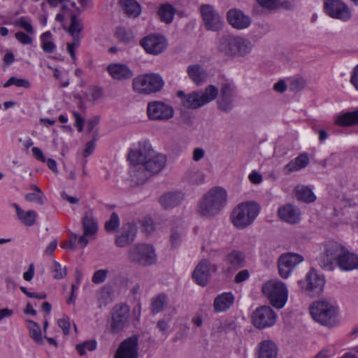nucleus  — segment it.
Returning a JSON list of instances; mask_svg holds the SVG:
<instances>
[{
    "label": "nucleus",
    "mask_w": 358,
    "mask_h": 358,
    "mask_svg": "<svg viewBox=\"0 0 358 358\" xmlns=\"http://www.w3.org/2000/svg\"><path fill=\"white\" fill-rule=\"evenodd\" d=\"M303 256L296 253H285L280 256L278 265L280 275L288 278L296 266L303 261Z\"/></svg>",
    "instance_id": "ddd939ff"
},
{
    "label": "nucleus",
    "mask_w": 358,
    "mask_h": 358,
    "mask_svg": "<svg viewBox=\"0 0 358 358\" xmlns=\"http://www.w3.org/2000/svg\"><path fill=\"white\" fill-rule=\"evenodd\" d=\"M217 50L220 54L230 57H246L252 51L253 44L244 36L223 35L217 41Z\"/></svg>",
    "instance_id": "f257e3e1"
},
{
    "label": "nucleus",
    "mask_w": 358,
    "mask_h": 358,
    "mask_svg": "<svg viewBox=\"0 0 358 358\" xmlns=\"http://www.w3.org/2000/svg\"><path fill=\"white\" fill-rule=\"evenodd\" d=\"M216 271L217 266L215 264L208 260L203 261V277L204 275L208 277L211 273H215Z\"/></svg>",
    "instance_id": "6e6d98bb"
},
{
    "label": "nucleus",
    "mask_w": 358,
    "mask_h": 358,
    "mask_svg": "<svg viewBox=\"0 0 358 358\" xmlns=\"http://www.w3.org/2000/svg\"><path fill=\"white\" fill-rule=\"evenodd\" d=\"M96 348V342L94 340L85 341L82 344L77 345L76 350L80 355H84L86 350L93 351Z\"/></svg>",
    "instance_id": "09e8293b"
},
{
    "label": "nucleus",
    "mask_w": 358,
    "mask_h": 358,
    "mask_svg": "<svg viewBox=\"0 0 358 358\" xmlns=\"http://www.w3.org/2000/svg\"><path fill=\"white\" fill-rule=\"evenodd\" d=\"M155 150L148 140L138 142L136 148L129 151L128 159L133 164L143 165Z\"/></svg>",
    "instance_id": "4468645a"
},
{
    "label": "nucleus",
    "mask_w": 358,
    "mask_h": 358,
    "mask_svg": "<svg viewBox=\"0 0 358 358\" xmlns=\"http://www.w3.org/2000/svg\"><path fill=\"white\" fill-rule=\"evenodd\" d=\"M203 25L212 31H219L223 27L224 21L221 15L210 5H203Z\"/></svg>",
    "instance_id": "2eb2a0df"
},
{
    "label": "nucleus",
    "mask_w": 358,
    "mask_h": 358,
    "mask_svg": "<svg viewBox=\"0 0 358 358\" xmlns=\"http://www.w3.org/2000/svg\"><path fill=\"white\" fill-rule=\"evenodd\" d=\"M107 71L114 80L119 81L129 80L134 76L133 71L124 64H110L107 66Z\"/></svg>",
    "instance_id": "5701e85b"
},
{
    "label": "nucleus",
    "mask_w": 358,
    "mask_h": 358,
    "mask_svg": "<svg viewBox=\"0 0 358 358\" xmlns=\"http://www.w3.org/2000/svg\"><path fill=\"white\" fill-rule=\"evenodd\" d=\"M98 301L99 306L100 308L103 306H105L110 301L109 292L106 288H103L101 290H100L98 296Z\"/></svg>",
    "instance_id": "864d4df0"
},
{
    "label": "nucleus",
    "mask_w": 358,
    "mask_h": 358,
    "mask_svg": "<svg viewBox=\"0 0 358 358\" xmlns=\"http://www.w3.org/2000/svg\"><path fill=\"white\" fill-rule=\"evenodd\" d=\"M108 274V271L107 269H99L94 273L92 281L94 284H101L106 280Z\"/></svg>",
    "instance_id": "3c124183"
},
{
    "label": "nucleus",
    "mask_w": 358,
    "mask_h": 358,
    "mask_svg": "<svg viewBox=\"0 0 358 358\" xmlns=\"http://www.w3.org/2000/svg\"><path fill=\"white\" fill-rule=\"evenodd\" d=\"M73 117L76 120L75 127L77 128L78 131H82L84 124V119L81 117L80 113L77 111H73Z\"/></svg>",
    "instance_id": "0e129e2a"
},
{
    "label": "nucleus",
    "mask_w": 358,
    "mask_h": 358,
    "mask_svg": "<svg viewBox=\"0 0 358 358\" xmlns=\"http://www.w3.org/2000/svg\"><path fill=\"white\" fill-rule=\"evenodd\" d=\"M262 291L271 305L276 308H283L287 301V287L284 282L278 280H268L262 285Z\"/></svg>",
    "instance_id": "423d86ee"
},
{
    "label": "nucleus",
    "mask_w": 358,
    "mask_h": 358,
    "mask_svg": "<svg viewBox=\"0 0 358 358\" xmlns=\"http://www.w3.org/2000/svg\"><path fill=\"white\" fill-rule=\"evenodd\" d=\"M350 83L358 91V65L354 68V69L351 73V78H350Z\"/></svg>",
    "instance_id": "774afa93"
},
{
    "label": "nucleus",
    "mask_w": 358,
    "mask_h": 358,
    "mask_svg": "<svg viewBox=\"0 0 358 358\" xmlns=\"http://www.w3.org/2000/svg\"><path fill=\"white\" fill-rule=\"evenodd\" d=\"M234 295L231 292H223L217 295L213 301V308L215 313L227 311L234 304Z\"/></svg>",
    "instance_id": "393cba45"
},
{
    "label": "nucleus",
    "mask_w": 358,
    "mask_h": 358,
    "mask_svg": "<svg viewBox=\"0 0 358 358\" xmlns=\"http://www.w3.org/2000/svg\"><path fill=\"white\" fill-rule=\"evenodd\" d=\"M120 222L118 215L113 213L108 221L105 224V229L108 232L114 231L120 226Z\"/></svg>",
    "instance_id": "49530a36"
},
{
    "label": "nucleus",
    "mask_w": 358,
    "mask_h": 358,
    "mask_svg": "<svg viewBox=\"0 0 358 358\" xmlns=\"http://www.w3.org/2000/svg\"><path fill=\"white\" fill-rule=\"evenodd\" d=\"M119 3L128 15L137 17L141 13L140 4L135 0H120Z\"/></svg>",
    "instance_id": "e433bc0d"
},
{
    "label": "nucleus",
    "mask_w": 358,
    "mask_h": 358,
    "mask_svg": "<svg viewBox=\"0 0 358 358\" xmlns=\"http://www.w3.org/2000/svg\"><path fill=\"white\" fill-rule=\"evenodd\" d=\"M306 82L301 78H294L290 83V89L292 90H301L305 87Z\"/></svg>",
    "instance_id": "052dcab7"
},
{
    "label": "nucleus",
    "mask_w": 358,
    "mask_h": 358,
    "mask_svg": "<svg viewBox=\"0 0 358 358\" xmlns=\"http://www.w3.org/2000/svg\"><path fill=\"white\" fill-rule=\"evenodd\" d=\"M90 97L88 100L90 101H96L102 96V91L100 88L92 87L90 90Z\"/></svg>",
    "instance_id": "e2e57ef3"
},
{
    "label": "nucleus",
    "mask_w": 358,
    "mask_h": 358,
    "mask_svg": "<svg viewBox=\"0 0 358 358\" xmlns=\"http://www.w3.org/2000/svg\"><path fill=\"white\" fill-rule=\"evenodd\" d=\"M11 85L29 89L31 87L30 82L24 78H18L15 76L10 77L4 84V87H9Z\"/></svg>",
    "instance_id": "37998d69"
},
{
    "label": "nucleus",
    "mask_w": 358,
    "mask_h": 358,
    "mask_svg": "<svg viewBox=\"0 0 358 358\" xmlns=\"http://www.w3.org/2000/svg\"><path fill=\"white\" fill-rule=\"evenodd\" d=\"M111 316L108 320V327L110 334H117L122 332L129 324L130 317L129 307L120 303L114 306Z\"/></svg>",
    "instance_id": "1a4fd4ad"
},
{
    "label": "nucleus",
    "mask_w": 358,
    "mask_h": 358,
    "mask_svg": "<svg viewBox=\"0 0 358 358\" xmlns=\"http://www.w3.org/2000/svg\"><path fill=\"white\" fill-rule=\"evenodd\" d=\"M140 43L146 52L152 55L161 53L166 47V39L162 36L155 34L144 37Z\"/></svg>",
    "instance_id": "a211bd4d"
},
{
    "label": "nucleus",
    "mask_w": 358,
    "mask_h": 358,
    "mask_svg": "<svg viewBox=\"0 0 358 358\" xmlns=\"http://www.w3.org/2000/svg\"><path fill=\"white\" fill-rule=\"evenodd\" d=\"M166 164V157L161 153L155 152L154 154L143 164L144 168L150 173L157 174L161 172Z\"/></svg>",
    "instance_id": "b1692460"
},
{
    "label": "nucleus",
    "mask_w": 358,
    "mask_h": 358,
    "mask_svg": "<svg viewBox=\"0 0 358 358\" xmlns=\"http://www.w3.org/2000/svg\"><path fill=\"white\" fill-rule=\"evenodd\" d=\"M260 212L259 205L252 201H243L236 206L230 214V221L238 229L250 226Z\"/></svg>",
    "instance_id": "f03ea898"
},
{
    "label": "nucleus",
    "mask_w": 358,
    "mask_h": 358,
    "mask_svg": "<svg viewBox=\"0 0 358 358\" xmlns=\"http://www.w3.org/2000/svg\"><path fill=\"white\" fill-rule=\"evenodd\" d=\"M27 322L29 324L27 328L29 336L36 343L39 345L43 344V337L42 336L41 326L32 320H28Z\"/></svg>",
    "instance_id": "58836bf2"
},
{
    "label": "nucleus",
    "mask_w": 358,
    "mask_h": 358,
    "mask_svg": "<svg viewBox=\"0 0 358 358\" xmlns=\"http://www.w3.org/2000/svg\"><path fill=\"white\" fill-rule=\"evenodd\" d=\"M15 37L20 43L23 45H28L32 43L31 37L22 31L16 32Z\"/></svg>",
    "instance_id": "13d9d810"
},
{
    "label": "nucleus",
    "mask_w": 358,
    "mask_h": 358,
    "mask_svg": "<svg viewBox=\"0 0 358 358\" xmlns=\"http://www.w3.org/2000/svg\"><path fill=\"white\" fill-rule=\"evenodd\" d=\"M278 214L280 218L289 224H296L301 220V211L296 206L286 204L278 208Z\"/></svg>",
    "instance_id": "4be33fe9"
},
{
    "label": "nucleus",
    "mask_w": 358,
    "mask_h": 358,
    "mask_svg": "<svg viewBox=\"0 0 358 358\" xmlns=\"http://www.w3.org/2000/svg\"><path fill=\"white\" fill-rule=\"evenodd\" d=\"M227 201V193L222 187H215L205 195L203 202V216L212 217L218 214Z\"/></svg>",
    "instance_id": "39448f33"
},
{
    "label": "nucleus",
    "mask_w": 358,
    "mask_h": 358,
    "mask_svg": "<svg viewBox=\"0 0 358 358\" xmlns=\"http://www.w3.org/2000/svg\"><path fill=\"white\" fill-rule=\"evenodd\" d=\"M57 323L65 335L69 333L70 320L68 317H63L62 318L58 320Z\"/></svg>",
    "instance_id": "bf43d9fd"
},
{
    "label": "nucleus",
    "mask_w": 358,
    "mask_h": 358,
    "mask_svg": "<svg viewBox=\"0 0 358 358\" xmlns=\"http://www.w3.org/2000/svg\"><path fill=\"white\" fill-rule=\"evenodd\" d=\"M187 178L189 182L195 184H199L201 178L200 169L192 165L187 171Z\"/></svg>",
    "instance_id": "a18cd8bd"
},
{
    "label": "nucleus",
    "mask_w": 358,
    "mask_h": 358,
    "mask_svg": "<svg viewBox=\"0 0 358 358\" xmlns=\"http://www.w3.org/2000/svg\"><path fill=\"white\" fill-rule=\"evenodd\" d=\"M164 85V82L162 76L156 73L138 76L132 82L133 89L135 92L145 94L159 92Z\"/></svg>",
    "instance_id": "6e6552de"
},
{
    "label": "nucleus",
    "mask_w": 358,
    "mask_h": 358,
    "mask_svg": "<svg viewBox=\"0 0 358 358\" xmlns=\"http://www.w3.org/2000/svg\"><path fill=\"white\" fill-rule=\"evenodd\" d=\"M234 86L230 83L223 84L221 94L217 100L218 108L223 111H229L232 108Z\"/></svg>",
    "instance_id": "412c9836"
},
{
    "label": "nucleus",
    "mask_w": 358,
    "mask_h": 358,
    "mask_svg": "<svg viewBox=\"0 0 358 358\" xmlns=\"http://www.w3.org/2000/svg\"><path fill=\"white\" fill-rule=\"evenodd\" d=\"M176 10L171 4H164L159 8L158 14L162 21L169 24L173 21Z\"/></svg>",
    "instance_id": "ea45409f"
},
{
    "label": "nucleus",
    "mask_w": 358,
    "mask_h": 358,
    "mask_svg": "<svg viewBox=\"0 0 358 358\" xmlns=\"http://www.w3.org/2000/svg\"><path fill=\"white\" fill-rule=\"evenodd\" d=\"M308 164L309 157L308 155L302 153L285 166L283 171L285 174L288 175L304 169Z\"/></svg>",
    "instance_id": "c85d7f7f"
},
{
    "label": "nucleus",
    "mask_w": 358,
    "mask_h": 358,
    "mask_svg": "<svg viewBox=\"0 0 358 358\" xmlns=\"http://www.w3.org/2000/svg\"><path fill=\"white\" fill-rule=\"evenodd\" d=\"M258 3L268 10H274L280 6L279 0H257Z\"/></svg>",
    "instance_id": "5fc2aeb1"
},
{
    "label": "nucleus",
    "mask_w": 358,
    "mask_h": 358,
    "mask_svg": "<svg viewBox=\"0 0 358 358\" xmlns=\"http://www.w3.org/2000/svg\"><path fill=\"white\" fill-rule=\"evenodd\" d=\"M337 266L343 271H350L358 269V255L345 248Z\"/></svg>",
    "instance_id": "a878e982"
},
{
    "label": "nucleus",
    "mask_w": 358,
    "mask_h": 358,
    "mask_svg": "<svg viewBox=\"0 0 358 358\" xmlns=\"http://www.w3.org/2000/svg\"><path fill=\"white\" fill-rule=\"evenodd\" d=\"M16 210L18 219L26 226H33L36 222L37 213L33 210H23L17 203L13 204Z\"/></svg>",
    "instance_id": "c9c22d12"
},
{
    "label": "nucleus",
    "mask_w": 358,
    "mask_h": 358,
    "mask_svg": "<svg viewBox=\"0 0 358 358\" xmlns=\"http://www.w3.org/2000/svg\"><path fill=\"white\" fill-rule=\"evenodd\" d=\"M218 94V90L214 85L208 86L203 92V105L213 101Z\"/></svg>",
    "instance_id": "c03bdc74"
},
{
    "label": "nucleus",
    "mask_w": 358,
    "mask_h": 358,
    "mask_svg": "<svg viewBox=\"0 0 358 358\" xmlns=\"http://www.w3.org/2000/svg\"><path fill=\"white\" fill-rule=\"evenodd\" d=\"M295 193L297 199L304 202L310 203L316 199L312 189L303 185H299L295 187Z\"/></svg>",
    "instance_id": "4c0bfd02"
},
{
    "label": "nucleus",
    "mask_w": 358,
    "mask_h": 358,
    "mask_svg": "<svg viewBox=\"0 0 358 358\" xmlns=\"http://www.w3.org/2000/svg\"><path fill=\"white\" fill-rule=\"evenodd\" d=\"M137 232L136 226L133 223H127L122 227L121 232L115 236V243L119 248H124L131 243Z\"/></svg>",
    "instance_id": "aec40b11"
},
{
    "label": "nucleus",
    "mask_w": 358,
    "mask_h": 358,
    "mask_svg": "<svg viewBox=\"0 0 358 358\" xmlns=\"http://www.w3.org/2000/svg\"><path fill=\"white\" fill-rule=\"evenodd\" d=\"M131 181L136 185L143 184L151 174L143 165L134 164L129 170Z\"/></svg>",
    "instance_id": "7c9ffc66"
},
{
    "label": "nucleus",
    "mask_w": 358,
    "mask_h": 358,
    "mask_svg": "<svg viewBox=\"0 0 358 358\" xmlns=\"http://www.w3.org/2000/svg\"><path fill=\"white\" fill-rule=\"evenodd\" d=\"M82 225L85 236H92L96 233L98 224L95 220L92 210L85 213L82 219Z\"/></svg>",
    "instance_id": "2f4dec72"
},
{
    "label": "nucleus",
    "mask_w": 358,
    "mask_h": 358,
    "mask_svg": "<svg viewBox=\"0 0 358 358\" xmlns=\"http://www.w3.org/2000/svg\"><path fill=\"white\" fill-rule=\"evenodd\" d=\"M192 278L199 285H201V262H199L194 270Z\"/></svg>",
    "instance_id": "680f3d73"
},
{
    "label": "nucleus",
    "mask_w": 358,
    "mask_h": 358,
    "mask_svg": "<svg viewBox=\"0 0 358 358\" xmlns=\"http://www.w3.org/2000/svg\"><path fill=\"white\" fill-rule=\"evenodd\" d=\"M277 315L268 306L257 308L252 315L253 324L258 329L272 327L276 322Z\"/></svg>",
    "instance_id": "9b49d317"
},
{
    "label": "nucleus",
    "mask_w": 358,
    "mask_h": 358,
    "mask_svg": "<svg viewBox=\"0 0 358 358\" xmlns=\"http://www.w3.org/2000/svg\"><path fill=\"white\" fill-rule=\"evenodd\" d=\"M228 23L235 29H247L251 24V18L238 8H231L227 13Z\"/></svg>",
    "instance_id": "6ab92c4d"
},
{
    "label": "nucleus",
    "mask_w": 358,
    "mask_h": 358,
    "mask_svg": "<svg viewBox=\"0 0 358 358\" xmlns=\"http://www.w3.org/2000/svg\"><path fill=\"white\" fill-rule=\"evenodd\" d=\"M99 122V117L94 116L87 120V130L88 132H92L94 127L98 124Z\"/></svg>",
    "instance_id": "338daca9"
},
{
    "label": "nucleus",
    "mask_w": 358,
    "mask_h": 358,
    "mask_svg": "<svg viewBox=\"0 0 358 358\" xmlns=\"http://www.w3.org/2000/svg\"><path fill=\"white\" fill-rule=\"evenodd\" d=\"M83 27L82 21L76 15L71 17V24L68 29L69 33L73 37H77L78 34L83 30Z\"/></svg>",
    "instance_id": "79ce46f5"
},
{
    "label": "nucleus",
    "mask_w": 358,
    "mask_h": 358,
    "mask_svg": "<svg viewBox=\"0 0 358 358\" xmlns=\"http://www.w3.org/2000/svg\"><path fill=\"white\" fill-rule=\"evenodd\" d=\"M169 303V298L164 293H160L150 299V312L155 315L164 311Z\"/></svg>",
    "instance_id": "72a5a7b5"
},
{
    "label": "nucleus",
    "mask_w": 358,
    "mask_h": 358,
    "mask_svg": "<svg viewBox=\"0 0 358 358\" xmlns=\"http://www.w3.org/2000/svg\"><path fill=\"white\" fill-rule=\"evenodd\" d=\"M42 49L46 53H52L56 48L54 43L48 41H42Z\"/></svg>",
    "instance_id": "69168bd1"
},
{
    "label": "nucleus",
    "mask_w": 358,
    "mask_h": 358,
    "mask_svg": "<svg viewBox=\"0 0 358 358\" xmlns=\"http://www.w3.org/2000/svg\"><path fill=\"white\" fill-rule=\"evenodd\" d=\"M15 26L24 29L28 34H34V28L27 17H21L15 21Z\"/></svg>",
    "instance_id": "de8ad7c7"
},
{
    "label": "nucleus",
    "mask_w": 358,
    "mask_h": 358,
    "mask_svg": "<svg viewBox=\"0 0 358 358\" xmlns=\"http://www.w3.org/2000/svg\"><path fill=\"white\" fill-rule=\"evenodd\" d=\"M301 289L306 294L316 296L320 294L324 287L325 280L322 275H320L314 269H310L303 281H299Z\"/></svg>",
    "instance_id": "9d476101"
},
{
    "label": "nucleus",
    "mask_w": 358,
    "mask_h": 358,
    "mask_svg": "<svg viewBox=\"0 0 358 358\" xmlns=\"http://www.w3.org/2000/svg\"><path fill=\"white\" fill-rule=\"evenodd\" d=\"M335 124L341 127H351L358 124V110L338 115Z\"/></svg>",
    "instance_id": "f704fd0d"
},
{
    "label": "nucleus",
    "mask_w": 358,
    "mask_h": 358,
    "mask_svg": "<svg viewBox=\"0 0 358 358\" xmlns=\"http://www.w3.org/2000/svg\"><path fill=\"white\" fill-rule=\"evenodd\" d=\"M52 272L53 273V277L58 280L64 278L66 275V267H62L57 262H53Z\"/></svg>",
    "instance_id": "8fccbe9b"
},
{
    "label": "nucleus",
    "mask_w": 358,
    "mask_h": 358,
    "mask_svg": "<svg viewBox=\"0 0 358 358\" xmlns=\"http://www.w3.org/2000/svg\"><path fill=\"white\" fill-rule=\"evenodd\" d=\"M310 313L315 321L327 327H335L339 322L337 306L327 300L313 303Z\"/></svg>",
    "instance_id": "7ed1b4c3"
},
{
    "label": "nucleus",
    "mask_w": 358,
    "mask_h": 358,
    "mask_svg": "<svg viewBox=\"0 0 358 358\" xmlns=\"http://www.w3.org/2000/svg\"><path fill=\"white\" fill-rule=\"evenodd\" d=\"M44 195L40 193H29L25 195V199L42 206L44 203Z\"/></svg>",
    "instance_id": "603ef678"
},
{
    "label": "nucleus",
    "mask_w": 358,
    "mask_h": 358,
    "mask_svg": "<svg viewBox=\"0 0 358 358\" xmlns=\"http://www.w3.org/2000/svg\"><path fill=\"white\" fill-rule=\"evenodd\" d=\"M345 247L336 241H328L324 244L322 252L317 258L319 265L324 270L333 271L341 258Z\"/></svg>",
    "instance_id": "0eeeda50"
},
{
    "label": "nucleus",
    "mask_w": 358,
    "mask_h": 358,
    "mask_svg": "<svg viewBox=\"0 0 358 358\" xmlns=\"http://www.w3.org/2000/svg\"><path fill=\"white\" fill-rule=\"evenodd\" d=\"M156 327L162 335H166L169 333L170 326L169 321L166 319L162 318L159 320L157 322Z\"/></svg>",
    "instance_id": "4d7b16f0"
},
{
    "label": "nucleus",
    "mask_w": 358,
    "mask_h": 358,
    "mask_svg": "<svg viewBox=\"0 0 358 358\" xmlns=\"http://www.w3.org/2000/svg\"><path fill=\"white\" fill-rule=\"evenodd\" d=\"M114 358H138V336L132 335L121 342Z\"/></svg>",
    "instance_id": "dca6fc26"
},
{
    "label": "nucleus",
    "mask_w": 358,
    "mask_h": 358,
    "mask_svg": "<svg viewBox=\"0 0 358 358\" xmlns=\"http://www.w3.org/2000/svg\"><path fill=\"white\" fill-rule=\"evenodd\" d=\"M148 116L152 120H166L173 115V108L162 101H151L147 107Z\"/></svg>",
    "instance_id": "f3484780"
},
{
    "label": "nucleus",
    "mask_w": 358,
    "mask_h": 358,
    "mask_svg": "<svg viewBox=\"0 0 358 358\" xmlns=\"http://www.w3.org/2000/svg\"><path fill=\"white\" fill-rule=\"evenodd\" d=\"M187 73L189 79L195 84L201 83V69L199 64L189 65L187 69Z\"/></svg>",
    "instance_id": "a19ab883"
},
{
    "label": "nucleus",
    "mask_w": 358,
    "mask_h": 358,
    "mask_svg": "<svg viewBox=\"0 0 358 358\" xmlns=\"http://www.w3.org/2000/svg\"><path fill=\"white\" fill-rule=\"evenodd\" d=\"M324 10L329 17L343 22L349 20L352 17L348 6L340 0H325Z\"/></svg>",
    "instance_id": "f8f14e48"
},
{
    "label": "nucleus",
    "mask_w": 358,
    "mask_h": 358,
    "mask_svg": "<svg viewBox=\"0 0 358 358\" xmlns=\"http://www.w3.org/2000/svg\"><path fill=\"white\" fill-rule=\"evenodd\" d=\"M183 199L181 192H168L162 195L159 201L164 209H169L179 205Z\"/></svg>",
    "instance_id": "c756f323"
},
{
    "label": "nucleus",
    "mask_w": 358,
    "mask_h": 358,
    "mask_svg": "<svg viewBox=\"0 0 358 358\" xmlns=\"http://www.w3.org/2000/svg\"><path fill=\"white\" fill-rule=\"evenodd\" d=\"M177 96L181 99L182 105L189 108H198L201 106V94L199 92H192L185 94L183 91H178Z\"/></svg>",
    "instance_id": "cd10ccee"
},
{
    "label": "nucleus",
    "mask_w": 358,
    "mask_h": 358,
    "mask_svg": "<svg viewBox=\"0 0 358 358\" xmlns=\"http://www.w3.org/2000/svg\"><path fill=\"white\" fill-rule=\"evenodd\" d=\"M224 261L229 270H237L243 266L245 255L241 251L234 250L226 255Z\"/></svg>",
    "instance_id": "473e14b6"
},
{
    "label": "nucleus",
    "mask_w": 358,
    "mask_h": 358,
    "mask_svg": "<svg viewBox=\"0 0 358 358\" xmlns=\"http://www.w3.org/2000/svg\"><path fill=\"white\" fill-rule=\"evenodd\" d=\"M127 259L133 264L147 267L156 263L157 256L152 245L140 243L129 248Z\"/></svg>",
    "instance_id": "20e7f679"
},
{
    "label": "nucleus",
    "mask_w": 358,
    "mask_h": 358,
    "mask_svg": "<svg viewBox=\"0 0 358 358\" xmlns=\"http://www.w3.org/2000/svg\"><path fill=\"white\" fill-rule=\"evenodd\" d=\"M278 348L271 340H265L257 345L256 358H277Z\"/></svg>",
    "instance_id": "bb28decb"
}]
</instances>
